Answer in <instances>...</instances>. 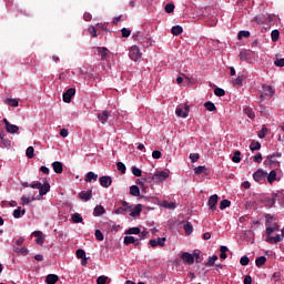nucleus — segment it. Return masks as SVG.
Masks as SVG:
<instances>
[{
  "instance_id": "1",
  "label": "nucleus",
  "mask_w": 284,
  "mask_h": 284,
  "mask_svg": "<svg viewBox=\"0 0 284 284\" xmlns=\"http://www.w3.org/2000/svg\"><path fill=\"white\" fill-rule=\"evenodd\" d=\"M182 261H184V263H187L189 265H192V263H201V255L199 253H189L185 252L181 255Z\"/></svg>"
},
{
  "instance_id": "2",
  "label": "nucleus",
  "mask_w": 284,
  "mask_h": 284,
  "mask_svg": "<svg viewBox=\"0 0 284 284\" xmlns=\"http://www.w3.org/2000/svg\"><path fill=\"white\" fill-rule=\"evenodd\" d=\"M241 61H246V63H254L256 58H254V51L242 50L239 54Z\"/></svg>"
},
{
  "instance_id": "3",
  "label": "nucleus",
  "mask_w": 284,
  "mask_h": 284,
  "mask_svg": "<svg viewBox=\"0 0 284 284\" xmlns=\"http://www.w3.org/2000/svg\"><path fill=\"white\" fill-rule=\"evenodd\" d=\"M152 181L155 183H163L166 179H170V172L168 171H158L152 175Z\"/></svg>"
},
{
  "instance_id": "4",
  "label": "nucleus",
  "mask_w": 284,
  "mask_h": 284,
  "mask_svg": "<svg viewBox=\"0 0 284 284\" xmlns=\"http://www.w3.org/2000/svg\"><path fill=\"white\" fill-rule=\"evenodd\" d=\"M129 57L131 61H139V59L143 57V53H141V49H139V47L132 45L129 49Z\"/></svg>"
},
{
  "instance_id": "5",
  "label": "nucleus",
  "mask_w": 284,
  "mask_h": 284,
  "mask_svg": "<svg viewBox=\"0 0 284 284\" xmlns=\"http://www.w3.org/2000/svg\"><path fill=\"white\" fill-rule=\"evenodd\" d=\"M176 116H180V119H187L190 116V105L185 104L184 108L178 106L175 109Z\"/></svg>"
},
{
  "instance_id": "6",
  "label": "nucleus",
  "mask_w": 284,
  "mask_h": 284,
  "mask_svg": "<svg viewBox=\"0 0 284 284\" xmlns=\"http://www.w3.org/2000/svg\"><path fill=\"white\" fill-rule=\"evenodd\" d=\"M2 122L4 123L6 131L9 134H17L19 132V126L17 124L10 123L8 119H3Z\"/></svg>"
},
{
  "instance_id": "7",
  "label": "nucleus",
  "mask_w": 284,
  "mask_h": 284,
  "mask_svg": "<svg viewBox=\"0 0 284 284\" xmlns=\"http://www.w3.org/2000/svg\"><path fill=\"white\" fill-rule=\"evenodd\" d=\"M168 241L166 237H158L155 240H150L149 241V245H151V247H165V242Z\"/></svg>"
},
{
  "instance_id": "8",
  "label": "nucleus",
  "mask_w": 284,
  "mask_h": 284,
  "mask_svg": "<svg viewBox=\"0 0 284 284\" xmlns=\"http://www.w3.org/2000/svg\"><path fill=\"white\" fill-rule=\"evenodd\" d=\"M217 203H219V195L216 194L211 195L207 201L209 210H211V212H215Z\"/></svg>"
},
{
  "instance_id": "9",
  "label": "nucleus",
  "mask_w": 284,
  "mask_h": 284,
  "mask_svg": "<svg viewBox=\"0 0 284 284\" xmlns=\"http://www.w3.org/2000/svg\"><path fill=\"white\" fill-rule=\"evenodd\" d=\"M74 94H77V90L74 88L68 89L67 92L63 93V95H62L64 103H70V101H72V97H74Z\"/></svg>"
},
{
  "instance_id": "10",
  "label": "nucleus",
  "mask_w": 284,
  "mask_h": 284,
  "mask_svg": "<svg viewBox=\"0 0 284 284\" xmlns=\"http://www.w3.org/2000/svg\"><path fill=\"white\" fill-rule=\"evenodd\" d=\"M266 176H267V172H265L263 169H258L253 174V179L254 181H256V183H261V181H263V179H266Z\"/></svg>"
},
{
  "instance_id": "11",
  "label": "nucleus",
  "mask_w": 284,
  "mask_h": 284,
  "mask_svg": "<svg viewBox=\"0 0 284 284\" xmlns=\"http://www.w3.org/2000/svg\"><path fill=\"white\" fill-rule=\"evenodd\" d=\"M132 210V205L128 202H123L122 205L114 211V214H125L126 212H130Z\"/></svg>"
},
{
  "instance_id": "12",
  "label": "nucleus",
  "mask_w": 284,
  "mask_h": 284,
  "mask_svg": "<svg viewBox=\"0 0 284 284\" xmlns=\"http://www.w3.org/2000/svg\"><path fill=\"white\" fill-rule=\"evenodd\" d=\"M130 216H141V212H143V205L138 204L134 207L131 206V210H129Z\"/></svg>"
},
{
  "instance_id": "13",
  "label": "nucleus",
  "mask_w": 284,
  "mask_h": 284,
  "mask_svg": "<svg viewBox=\"0 0 284 284\" xmlns=\"http://www.w3.org/2000/svg\"><path fill=\"white\" fill-rule=\"evenodd\" d=\"M31 235L38 237V239L36 240V243H37L38 245H43V243H45V237L43 236V232H41V231H34Z\"/></svg>"
},
{
  "instance_id": "14",
  "label": "nucleus",
  "mask_w": 284,
  "mask_h": 284,
  "mask_svg": "<svg viewBox=\"0 0 284 284\" xmlns=\"http://www.w3.org/2000/svg\"><path fill=\"white\" fill-rule=\"evenodd\" d=\"M283 241V235L282 234H277L276 236H267L265 239L266 243H271L272 245L276 244V243H281Z\"/></svg>"
},
{
  "instance_id": "15",
  "label": "nucleus",
  "mask_w": 284,
  "mask_h": 284,
  "mask_svg": "<svg viewBox=\"0 0 284 284\" xmlns=\"http://www.w3.org/2000/svg\"><path fill=\"white\" fill-rule=\"evenodd\" d=\"M98 119L102 123V125H105L108 123V119H110V112L102 111L101 113H98Z\"/></svg>"
},
{
  "instance_id": "16",
  "label": "nucleus",
  "mask_w": 284,
  "mask_h": 284,
  "mask_svg": "<svg viewBox=\"0 0 284 284\" xmlns=\"http://www.w3.org/2000/svg\"><path fill=\"white\" fill-rule=\"evenodd\" d=\"M277 180H278V178L276 174V170H272L270 173H267L266 181H267V183H270V185H272Z\"/></svg>"
},
{
  "instance_id": "17",
  "label": "nucleus",
  "mask_w": 284,
  "mask_h": 284,
  "mask_svg": "<svg viewBox=\"0 0 284 284\" xmlns=\"http://www.w3.org/2000/svg\"><path fill=\"white\" fill-rule=\"evenodd\" d=\"M100 185L102 187H110V185H112V178H110V176H101L100 178Z\"/></svg>"
},
{
  "instance_id": "18",
  "label": "nucleus",
  "mask_w": 284,
  "mask_h": 284,
  "mask_svg": "<svg viewBox=\"0 0 284 284\" xmlns=\"http://www.w3.org/2000/svg\"><path fill=\"white\" fill-rule=\"evenodd\" d=\"M79 197L85 202L90 201L92 199V190L80 192Z\"/></svg>"
},
{
  "instance_id": "19",
  "label": "nucleus",
  "mask_w": 284,
  "mask_h": 284,
  "mask_svg": "<svg viewBox=\"0 0 284 284\" xmlns=\"http://www.w3.org/2000/svg\"><path fill=\"white\" fill-rule=\"evenodd\" d=\"M52 168H53V172H55V174H62L63 172V163L55 161L52 163Z\"/></svg>"
},
{
  "instance_id": "20",
  "label": "nucleus",
  "mask_w": 284,
  "mask_h": 284,
  "mask_svg": "<svg viewBox=\"0 0 284 284\" xmlns=\"http://www.w3.org/2000/svg\"><path fill=\"white\" fill-rule=\"evenodd\" d=\"M97 52H98V54H100L102 61L108 59V54L110 53V51L103 47H98Z\"/></svg>"
},
{
  "instance_id": "21",
  "label": "nucleus",
  "mask_w": 284,
  "mask_h": 284,
  "mask_svg": "<svg viewBox=\"0 0 284 284\" xmlns=\"http://www.w3.org/2000/svg\"><path fill=\"white\" fill-rule=\"evenodd\" d=\"M50 192V183L40 184L39 194L40 196H45Z\"/></svg>"
},
{
  "instance_id": "22",
  "label": "nucleus",
  "mask_w": 284,
  "mask_h": 284,
  "mask_svg": "<svg viewBox=\"0 0 284 284\" xmlns=\"http://www.w3.org/2000/svg\"><path fill=\"white\" fill-rule=\"evenodd\" d=\"M278 230H280L278 224L274 223L273 225L266 226V234L267 236H272V234H274V232H278Z\"/></svg>"
},
{
  "instance_id": "23",
  "label": "nucleus",
  "mask_w": 284,
  "mask_h": 284,
  "mask_svg": "<svg viewBox=\"0 0 284 284\" xmlns=\"http://www.w3.org/2000/svg\"><path fill=\"white\" fill-rule=\"evenodd\" d=\"M97 179H99V175L90 171L89 173H87L84 181L85 183H92V181H97Z\"/></svg>"
},
{
  "instance_id": "24",
  "label": "nucleus",
  "mask_w": 284,
  "mask_h": 284,
  "mask_svg": "<svg viewBox=\"0 0 284 284\" xmlns=\"http://www.w3.org/2000/svg\"><path fill=\"white\" fill-rule=\"evenodd\" d=\"M262 94L264 97H274V89L271 85H263Z\"/></svg>"
},
{
  "instance_id": "25",
  "label": "nucleus",
  "mask_w": 284,
  "mask_h": 284,
  "mask_svg": "<svg viewBox=\"0 0 284 284\" xmlns=\"http://www.w3.org/2000/svg\"><path fill=\"white\" fill-rule=\"evenodd\" d=\"M13 252H16V254H21L22 256H28V247H19L17 245H13Z\"/></svg>"
},
{
  "instance_id": "26",
  "label": "nucleus",
  "mask_w": 284,
  "mask_h": 284,
  "mask_svg": "<svg viewBox=\"0 0 284 284\" xmlns=\"http://www.w3.org/2000/svg\"><path fill=\"white\" fill-rule=\"evenodd\" d=\"M59 282V276L54 274H49L45 278L47 284H57Z\"/></svg>"
},
{
  "instance_id": "27",
  "label": "nucleus",
  "mask_w": 284,
  "mask_h": 284,
  "mask_svg": "<svg viewBox=\"0 0 284 284\" xmlns=\"http://www.w3.org/2000/svg\"><path fill=\"white\" fill-rule=\"evenodd\" d=\"M171 33H172L174 37H179V34H183V27H181V26H174V27H172Z\"/></svg>"
},
{
  "instance_id": "28",
  "label": "nucleus",
  "mask_w": 284,
  "mask_h": 284,
  "mask_svg": "<svg viewBox=\"0 0 284 284\" xmlns=\"http://www.w3.org/2000/svg\"><path fill=\"white\" fill-rule=\"evenodd\" d=\"M162 207H165L166 210H176V203L175 202H162Z\"/></svg>"
},
{
  "instance_id": "29",
  "label": "nucleus",
  "mask_w": 284,
  "mask_h": 284,
  "mask_svg": "<svg viewBox=\"0 0 284 284\" xmlns=\"http://www.w3.org/2000/svg\"><path fill=\"white\" fill-rule=\"evenodd\" d=\"M250 150H251V152H256V151L261 150V142L252 141L250 144Z\"/></svg>"
},
{
  "instance_id": "30",
  "label": "nucleus",
  "mask_w": 284,
  "mask_h": 284,
  "mask_svg": "<svg viewBox=\"0 0 284 284\" xmlns=\"http://www.w3.org/2000/svg\"><path fill=\"white\" fill-rule=\"evenodd\" d=\"M26 214V210L18 207L13 211V219H21Z\"/></svg>"
},
{
  "instance_id": "31",
  "label": "nucleus",
  "mask_w": 284,
  "mask_h": 284,
  "mask_svg": "<svg viewBox=\"0 0 284 284\" xmlns=\"http://www.w3.org/2000/svg\"><path fill=\"white\" fill-rule=\"evenodd\" d=\"M93 214L95 216H101V214H105V207L101 206V205H97L94 207Z\"/></svg>"
},
{
  "instance_id": "32",
  "label": "nucleus",
  "mask_w": 284,
  "mask_h": 284,
  "mask_svg": "<svg viewBox=\"0 0 284 284\" xmlns=\"http://www.w3.org/2000/svg\"><path fill=\"white\" fill-rule=\"evenodd\" d=\"M130 194H131V196H140L141 190L139 189V186L132 185L130 187Z\"/></svg>"
},
{
  "instance_id": "33",
  "label": "nucleus",
  "mask_w": 284,
  "mask_h": 284,
  "mask_svg": "<svg viewBox=\"0 0 284 284\" xmlns=\"http://www.w3.org/2000/svg\"><path fill=\"white\" fill-rule=\"evenodd\" d=\"M244 114H246L248 119H255L256 116V114L254 113V110H252V108L250 106L244 108Z\"/></svg>"
},
{
  "instance_id": "34",
  "label": "nucleus",
  "mask_w": 284,
  "mask_h": 284,
  "mask_svg": "<svg viewBox=\"0 0 284 284\" xmlns=\"http://www.w3.org/2000/svg\"><path fill=\"white\" fill-rule=\"evenodd\" d=\"M267 262V257L260 256L255 260L256 267H263V264Z\"/></svg>"
},
{
  "instance_id": "35",
  "label": "nucleus",
  "mask_w": 284,
  "mask_h": 284,
  "mask_svg": "<svg viewBox=\"0 0 284 284\" xmlns=\"http://www.w3.org/2000/svg\"><path fill=\"white\" fill-rule=\"evenodd\" d=\"M281 159V153H273L272 155H268L267 156V160H266V163L270 164V163H276V160L274 159Z\"/></svg>"
},
{
  "instance_id": "36",
  "label": "nucleus",
  "mask_w": 284,
  "mask_h": 284,
  "mask_svg": "<svg viewBox=\"0 0 284 284\" xmlns=\"http://www.w3.org/2000/svg\"><path fill=\"white\" fill-rule=\"evenodd\" d=\"M6 103H8V105L11 108H19V100L17 99H7Z\"/></svg>"
},
{
  "instance_id": "37",
  "label": "nucleus",
  "mask_w": 284,
  "mask_h": 284,
  "mask_svg": "<svg viewBox=\"0 0 284 284\" xmlns=\"http://www.w3.org/2000/svg\"><path fill=\"white\" fill-rule=\"evenodd\" d=\"M71 219L73 223H83V216L79 213H74Z\"/></svg>"
},
{
  "instance_id": "38",
  "label": "nucleus",
  "mask_w": 284,
  "mask_h": 284,
  "mask_svg": "<svg viewBox=\"0 0 284 284\" xmlns=\"http://www.w3.org/2000/svg\"><path fill=\"white\" fill-rule=\"evenodd\" d=\"M136 240L134 236H125L124 237V245H132L133 243H136Z\"/></svg>"
},
{
  "instance_id": "39",
  "label": "nucleus",
  "mask_w": 284,
  "mask_h": 284,
  "mask_svg": "<svg viewBox=\"0 0 284 284\" xmlns=\"http://www.w3.org/2000/svg\"><path fill=\"white\" fill-rule=\"evenodd\" d=\"M220 252H221L220 258L225 261V258H227V246H221Z\"/></svg>"
},
{
  "instance_id": "40",
  "label": "nucleus",
  "mask_w": 284,
  "mask_h": 284,
  "mask_svg": "<svg viewBox=\"0 0 284 284\" xmlns=\"http://www.w3.org/2000/svg\"><path fill=\"white\" fill-rule=\"evenodd\" d=\"M216 261H219V255H213V256L209 257V261H207L206 265L209 267H212V266H214Z\"/></svg>"
},
{
  "instance_id": "41",
  "label": "nucleus",
  "mask_w": 284,
  "mask_h": 284,
  "mask_svg": "<svg viewBox=\"0 0 284 284\" xmlns=\"http://www.w3.org/2000/svg\"><path fill=\"white\" fill-rule=\"evenodd\" d=\"M232 205V202L230 200H222L220 203V210H226V207H230Z\"/></svg>"
},
{
  "instance_id": "42",
  "label": "nucleus",
  "mask_w": 284,
  "mask_h": 284,
  "mask_svg": "<svg viewBox=\"0 0 284 284\" xmlns=\"http://www.w3.org/2000/svg\"><path fill=\"white\" fill-rule=\"evenodd\" d=\"M204 108L209 111V112H214L216 110V105L213 102H206L204 104Z\"/></svg>"
},
{
  "instance_id": "43",
  "label": "nucleus",
  "mask_w": 284,
  "mask_h": 284,
  "mask_svg": "<svg viewBox=\"0 0 284 284\" xmlns=\"http://www.w3.org/2000/svg\"><path fill=\"white\" fill-rule=\"evenodd\" d=\"M233 163H241V151H235L232 158Z\"/></svg>"
},
{
  "instance_id": "44",
  "label": "nucleus",
  "mask_w": 284,
  "mask_h": 284,
  "mask_svg": "<svg viewBox=\"0 0 284 284\" xmlns=\"http://www.w3.org/2000/svg\"><path fill=\"white\" fill-rule=\"evenodd\" d=\"M27 158L28 159H34V148L33 146H29L26 151Z\"/></svg>"
},
{
  "instance_id": "45",
  "label": "nucleus",
  "mask_w": 284,
  "mask_h": 284,
  "mask_svg": "<svg viewBox=\"0 0 284 284\" xmlns=\"http://www.w3.org/2000/svg\"><path fill=\"white\" fill-rule=\"evenodd\" d=\"M184 231H185V234L190 235L192 234V232H194V227L190 223H186L184 224Z\"/></svg>"
},
{
  "instance_id": "46",
  "label": "nucleus",
  "mask_w": 284,
  "mask_h": 284,
  "mask_svg": "<svg viewBox=\"0 0 284 284\" xmlns=\"http://www.w3.org/2000/svg\"><path fill=\"white\" fill-rule=\"evenodd\" d=\"M274 65H276V68H284V58L275 59Z\"/></svg>"
},
{
  "instance_id": "47",
  "label": "nucleus",
  "mask_w": 284,
  "mask_h": 284,
  "mask_svg": "<svg viewBox=\"0 0 284 284\" xmlns=\"http://www.w3.org/2000/svg\"><path fill=\"white\" fill-rule=\"evenodd\" d=\"M125 234H141V229H139V227H131L128 231H125Z\"/></svg>"
},
{
  "instance_id": "48",
  "label": "nucleus",
  "mask_w": 284,
  "mask_h": 284,
  "mask_svg": "<svg viewBox=\"0 0 284 284\" xmlns=\"http://www.w3.org/2000/svg\"><path fill=\"white\" fill-rule=\"evenodd\" d=\"M132 174L133 176H141V174H143V172L141 171V169L136 168V166H132Z\"/></svg>"
},
{
  "instance_id": "49",
  "label": "nucleus",
  "mask_w": 284,
  "mask_h": 284,
  "mask_svg": "<svg viewBox=\"0 0 284 284\" xmlns=\"http://www.w3.org/2000/svg\"><path fill=\"white\" fill-rule=\"evenodd\" d=\"M250 37V31H240L237 34V39H247Z\"/></svg>"
},
{
  "instance_id": "50",
  "label": "nucleus",
  "mask_w": 284,
  "mask_h": 284,
  "mask_svg": "<svg viewBox=\"0 0 284 284\" xmlns=\"http://www.w3.org/2000/svg\"><path fill=\"white\" fill-rule=\"evenodd\" d=\"M214 94H215V97H225V90H223L221 88H215Z\"/></svg>"
},
{
  "instance_id": "51",
  "label": "nucleus",
  "mask_w": 284,
  "mask_h": 284,
  "mask_svg": "<svg viewBox=\"0 0 284 284\" xmlns=\"http://www.w3.org/2000/svg\"><path fill=\"white\" fill-rule=\"evenodd\" d=\"M116 168H118L119 172H122V174H125L126 168H125V164L123 162H118Z\"/></svg>"
},
{
  "instance_id": "52",
  "label": "nucleus",
  "mask_w": 284,
  "mask_h": 284,
  "mask_svg": "<svg viewBox=\"0 0 284 284\" xmlns=\"http://www.w3.org/2000/svg\"><path fill=\"white\" fill-rule=\"evenodd\" d=\"M97 283H98V284H105V283H108V276H105V275L99 276V277L97 278Z\"/></svg>"
},
{
  "instance_id": "53",
  "label": "nucleus",
  "mask_w": 284,
  "mask_h": 284,
  "mask_svg": "<svg viewBox=\"0 0 284 284\" xmlns=\"http://www.w3.org/2000/svg\"><path fill=\"white\" fill-rule=\"evenodd\" d=\"M280 34H281V32H278V30H273L271 33L272 41H278Z\"/></svg>"
},
{
  "instance_id": "54",
  "label": "nucleus",
  "mask_w": 284,
  "mask_h": 284,
  "mask_svg": "<svg viewBox=\"0 0 284 284\" xmlns=\"http://www.w3.org/2000/svg\"><path fill=\"white\" fill-rule=\"evenodd\" d=\"M266 135H267V129H266V128H263V129L258 132V134H257L258 139H265Z\"/></svg>"
},
{
  "instance_id": "55",
  "label": "nucleus",
  "mask_w": 284,
  "mask_h": 284,
  "mask_svg": "<svg viewBox=\"0 0 284 284\" xmlns=\"http://www.w3.org/2000/svg\"><path fill=\"white\" fill-rule=\"evenodd\" d=\"M95 239L97 241H103L104 236L101 230H95Z\"/></svg>"
},
{
  "instance_id": "56",
  "label": "nucleus",
  "mask_w": 284,
  "mask_h": 284,
  "mask_svg": "<svg viewBox=\"0 0 284 284\" xmlns=\"http://www.w3.org/2000/svg\"><path fill=\"white\" fill-rule=\"evenodd\" d=\"M241 265H250V257L242 256L240 260Z\"/></svg>"
},
{
  "instance_id": "57",
  "label": "nucleus",
  "mask_w": 284,
  "mask_h": 284,
  "mask_svg": "<svg viewBox=\"0 0 284 284\" xmlns=\"http://www.w3.org/2000/svg\"><path fill=\"white\" fill-rule=\"evenodd\" d=\"M207 170L205 166H197L194 169L195 174H203Z\"/></svg>"
},
{
  "instance_id": "58",
  "label": "nucleus",
  "mask_w": 284,
  "mask_h": 284,
  "mask_svg": "<svg viewBox=\"0 0 284 284\" xmlns=\"http://www.w3.org/2000/svg\"><path fill=\"white\" fill-rule=\"evenodd\" d=\"M77 257L78 258H85V251H83L82 248H79L77 251Z\"/></svg>"
},
{
  "instance_id": "59",
  "label": "nucleus",
  "mask_w": 284,
  "mask_h": 284,
  "mask_svg": "<svg viewBox=\"0 0 284 284\" xmlns=\"http://www.w3.org/2000/svg\"><path fill=\"white\" fill-rule=\"evenodd\" d=\"M88 31L91 37H97V28H94V26H90Z\"/></svg>"
},
{
  "instance_id": "60",
  "label": "nucleus",
  "mask_w": 284,
  "mask_h": 284,
  "mask_svg": "<svg viewBox=\"0 0 284 284\" xmlns=\"http://www.w3.org/2000/svg\"><path fill=\"white\" fill-rule=\"evenodd\" d=\"M165 12H168L169 14H170L171 12H174V4L168 3V4L165 6Z\"/></svg>"
},
{
  "instance_id": "61",
  "label": "nucleus",
  "mask_w": 284,
  "mask_h": 284,
  "mask_svg": "<svg viewBox=\"0 0 284 284\" xmlns=\"http://www.w3.org/2000/svg\"><path fill=\"white\" fill-rule=\"evenodd\" d=\"M30 187H32V190H40L41 187V182L37 181L30 184Z\"/></svg>"
},
{
  "instance_id": "62",
  "label": "nucleus",
  "mask_w": 284,
  "mask_h": 284,
  "mask_svg": "<svg viewBox=\"0 0 284 284\" xmlns=\"http://www.w3.org/2000/svg\"><path fill=\"white\" fill-rule=\"evenodd\" d=\"M190 159L192 163H196V161H199V153H191Z\"/></svg>"
},
{
  "instance_id": "63",
  "label": "nucleus",
  "mask_w": 284,
  "mask_h": 284,
  "mask_svg": "<svg viewBox=\"0 0 284 284\" xmlns=\"http://www.w3.org/2000/svg\"><path fill=\"white\" fill-rule=\"evenodd\" d=\"M130 34H132V31L128 30L126 28L122 29V37L128 39V37H130Z\"/></svg>"
},
{
  "instance_id": "64",
  "label": "nucleus",
  "mask_w": 284,
  "mask_h": 284,
  "mask_svg": "<svg viewBox=\"0 0 284 284\" xmlns=\"http://www.w3.org/2000/svg\"><path fill=\"white\" fill-rule=\"evenodd\" d=\"M161 156H162L161 151H153V152H152V158H153V159H161Z\"/></svg>"
}]
</instances>
